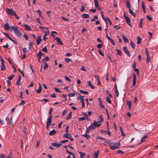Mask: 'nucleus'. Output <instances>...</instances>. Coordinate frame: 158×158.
I'll return each instance as SVG.
<instances>
[{
  "instance_id": "obj_1",
  "label": "nucleus",
  "mask_w": 158,
  "mask_h": 158,
  "mask_svg": "<svg viewBox=\"0 0 158 158\" xmlns=\"http://www.w3.org/2000/svg\"><path fill=\"white\" fill-rule=\"evenodd\" d=\"M120 143L119 142L112 143V145H110V148L112 150L117 149L119 148Z\"/></svg>"
},
{
  "instance_id": "obj_2",
  "label": "nucleus",
  "mask_w": 158,
  "mask_h": 158,
  "mask_svg": "<svg viewBox=\"0 0 158 158\" xmlns=\"http://www.w3.org/2000/svg\"><path fill=\"white\" fill-rule=\"evenodd\" d=\"M10 28L14 30L15 33L18 36L20 37L21 36L22 33L15 26L11 27Z\"/></svg>"
},
{
  "instance_id": "obj_3",
  "label": "nucleus",
  "mask_w": 158,
  "mask_h": 158,
  "mask_svg": "<svg viewBox=\"0 0 158 158\" xmlns=\"http://www.w3.org/2000/svg\"><path fill=\"white\" fill-rule=\"evenodd\" d=\"M6 122L8 123H10L12 126L14 125L13 122L12 121V117L11 115H10L9 114H8L6 118Z\"/></svg>"
},
{
  "instance_id": "obj_4",
  "label": "nucleus",
  "mask_w": 158,
  "mask_h": 158,
  "mask_svg": "<svg viewBox=\"0 0 158 158\" xmlns=\"http://www.w3.org/2000/svg\"><path fill=\"white\" fill-rule=\"evenodd\" d=\"M52 115H51L48 118L46 124V127L47 128L49 127L52 123Z\"/></svg>"
},
{
  "instance_id": "obj_5",
  "label": "nucleus",
  "mask_w": 158,
  "mask_h": 158,
  "mask_svg": "<svg viewBox=\"0 0 158 158\" xmlns=\"http://www.w3.org/2000/svg\"><path fill=\"white\" fill-rule=\"evenodd\" d=\"M145 53L147 56L146 63L147 64H148L149 62L151 61V57L149 52L147 48H146L145 49Z\"/></svg>"
},
{
  "instance_id": "obj_6",
  "label": "nucleus",
  "mask_w": 158,
  "mask_h": 158,
  "mask_svg": "<svg viewBox=\"0 0 158 158\" xmlns=\"http://www.w3.org/2000/svg\"><path fill=\"white\" fill-rule=\"evenodd\" d=\"M6 11L8 14L12 15H13L15 12L13 10H11L8 8L6 9Z\"/></svg>"
},
{
  "instance_id": "obj_7",
  "label": "nucleus",
  "mask_w": 158,
  "mask_h": 158,
  "mask_svg": "<svg viewBox=\"0 0 158 158\" xmlns=\"http://www.w3.org/2000/svg\"><path fill=\"white\" fill-rule=\"evenodd\" d=\"M136 64L135 62H134L132 65V67L134 69V70L137 73V75L139 77V71L138 69L135 68Z\"/></svg>"
},
{
  "instance_id": "obj_8",
  "label": "nucleus",
  "mask_w": 158,
  "mask_h": 158,
  "mask_svg": "<svg viewBox=\"0 0 158 158\" xmlns=\"http://www.w3.org/2000/svg\"><path fill=\"white\" fill-rule=\"evenodd\" d=\"M1 70L2 71L5 69L6 66L5 65V61L2 58H1Z\"/></svg>"
},
{
  "instance_id": "obj_9",
  "label": "nucleus",
  "mask_w": 158,
  "mask_h": 158,
  "mask_svg": "<svg viewBox=\"0 0 158 158\" xmlns=\"http://www.w3.org/2000/svg\"><path fill=\"white\" fill-rule=\"evenodd\" d=\"M43 31L45 33L43 37V40L44 41H46V40L47 39V38H46V37L49 34L50 32L48 30L47 31Z\"/></svg>"
},
{
  "instance_id": "obj_10",
  "label": "nucleus",
  "mask_w": 158,
  "mask_h": 158,
  "mask_svg": "<svg viewBox=\"0 0 158 158\" xmlns=\"http://www.w3.org/2000/svg\"><path fill=\"white\" fill-rule=\"evenodd\" d=\"M42 39L41 35H39L37 36L36 39V44L37 45H39L41 43Z\"/></svg>"
},
{
  "instance_id": "obj_11",
  "label": "nucleus",
  "mask_w": 158,
  "mask_h": 158,
  "mask_svg": "<svg viewBox=\"0 0 158 158\" xmlns=\"http://www.w3.org/2000/svg\"><path fill=\"white\" fill-rule=\"evenodd\" d=\"M41 53H42V52L40 51L37 54V56L38 61L39 62V63L41 62L40 60L42 56H41V55H40V54H41Z\"/></svg>"
},
{
  "instance_id": "obj_12",
  "label": "nucleus",
  "mask_w": 158,
  "mask_h": 158,
  "mask_svg": "<svg viewBox=\"0 0 158 158\" xmlns=\"http://www.w3.org/2000/svg\"><path fill=\"white\" fill-rule=\"evenodd\" d=\"M51 145L52 146L56 147L57 148L60 147L62 145L61 143H51Z\"/></svg>"
},
{
  "instance_id": "obj_13",
  "label": "nucleus",
  "mask_w": 158,
  "mask_h": 158,
  "mask_svg": "<svg viewBox=\"0 0 158 158\" xmlns=\"http://www.w3.org/2000/svg\"><path fill=\"white\" fill-rule=\"evenodd\" d=\"M55 40H56L58 44L60 45H63V43L61 41L60 39L58 37H56Z\"/></svg>"
},
{
  "instance_id": "obj_14",
  "label": "nucleus",
  "mask_w": 158,
  "mask_h": 158,
  "mask_svg": "<svg viewBox=\"0 0 158 158\" xmlns=\"http://www.w3.org/2000/svg\"><path fill=\"white\" fill-rule=\"evenodd\" d=\"M89 130H93L96 128V127H95V124L93 123H91L90 126H89L88 127Z\"/></svg>"
},
{
  "instance_id": "obj_15",
  "label": "nucleus",
  "mask_w": 158,
  "mask_h": 158,
  "mask_svg": "<svg viewBox=\"0 0 158 158\" xmlns=\"http://www.w3.org/2000/svg\"><path fill=\"white\" fill-rule=\"evenodd\" d=\"M136 75L134 73L133 75V85L135 86L136 84Z\"/></svg>"
},
{
  "instance_id": "obj_16",
  "label": "nucleus",
  "mask_w": 158,
  "mask_h": 158,
  "mask_svg": "<svg viewBox=\"0 0 158 158\" xmlns=\"http://www.w3.org/2000/svg\"><path fill=\"white\" fill-rule=\"evenodd\" d=\"M39 89L36 90V92L38 94L40 93L41 92L42 89V88L40 84V83H39Z\"/></svg>"
},
{
  "instance_id": "obj_17",
  "label": "nucleus",
  "mask_w": 158,
  "mask_h": 158,
  "mask_svg": "<svg viewBox=\"0 0 158 158\" xmlns=\"http://www.w3.org/2000/svg\"><path fill=\"white\" fill-rule=\"evenodd\" d=\"M21 78H22V77H21V75H19L18 77V79L17 81L16 84L17 85H20L19 83L20 82V81L21 80Z\"/></svg>"
},
{
  "instance_id": "obj_18",
  "label": "nucleus",
  "mask_w": 158,
  "mask_h": 158,
  "mask_svg": "<svg viewBox=\"0 0 158 158\" xmlns=\"http://www.w3.org/2000/svg\"><path fill=\"white\" fill-rule=\"evenodd\" d=\"M77 94L79 95V97H77V98L78 99H80L81 102H83L84 100V98H83V97H84V96H82L81 95L79 94L78 93H77Z\"/></svg>"
},
{
  "instance_id": "obj_19",
  "label": "nucleus",
  "mask_w": 158,
  "mask_h": 158,
  "mask_svg": "<svg viewBox=\"0 0 158 158\" xmlns=\"http://www.w3.org/2000/svg\"><path fill=\"white\" fill-rule=\"evenodd\" d=\"M94 124H95V127H96V128L98 127H100L101 124L100 123H98V122H97L95 121H94Z\"/></svg>"
},
{
  "instance_id": "obj_20",
  "label": "nucleus",
  "mask_w": 158,
  "mask_h": 158,
  "mask_svg": "<svg viewBox=\"0 0 158 158\" xmlns=\"http://www.w3.org/2000/svg\"><path fill=\"white\" fill-rule=\"evenodd\" d=\"M87 83L88 84L89 86H90L91 88L93 89L95 88L94 86L92 84L90 81H88Z\"/></svg>"
},
{
  "instance_id": "obj_21",
  "label": "nucleus",
  "mask_w": 158,
  "mask_h": 158,
  "mask_svg": "<svg viewBox=\"0 0 158 158\" xmlns=\"http://www.w3.org/2000/svg\"><path fill=\"white\" fill-rule=\"evenodd\" d=\"M56 133V131L55 130L51 131L49 133L50 135H52Z\"/></svg>"
},
{
  "instance_id": "obj_22",
  "label": "nucleus",
  "mask_w": 158,
  "mask_h": 158,
  "mask_svg": "<svg viewBox=\"0 0 158 158\" xmlns=\"http://www.w3.org/2000/svg\"><path fill=\"white\" fill-rule=\"evenodd\" d=\"M63 136L66 138H69L71 137V135L70 134H65L63 135Z\"/></svg>"
},
{
  "instance_id": "obj_23",
  "label": "nucleus",
  "mask_w": 158,
  "mask_h": 158,
  "mask_svg": "<svg viewBox=\"0 0 158 158\" xmlns=\"http://www.w3.org/2000/svg\"><path fill=\"white\" fill-rule=\"evenodd\" d=\"M24 26L26 28V29L27 31H30L31 30V28L27 24H25L24 25Z\"/></svg>"
},
{
  "instance_id": "obj_24",
  "label": "nucleus",
  "mask_w": 158,
  "mask_h": 158,
  "mask_svg": "<svg viewBox=\"0 0 158 158\" xmlns=\"http://www.w3.org/2000/svg\"><path fill=\"white\" fill-rule=\"evenodd\" d=\"M4 28L6 30H8L10 29L9 24L8 23H6L4 25Z\"/></svg>"
},
{
  "instance_id": "obj_25",
  "label": "nucleus",
  "mask_w": 158,
  "mask_h": 158,
  "mask_svg": "<svg viewBox=\"0 0 158 158\" xmlns=\"http://www.w3.org/2000/svg\"><path fill=\"white\" fill-rule=\"evenodd\" d=\"M99 119L98 120V123H100L101 122H102L103 121V119L102 118V116L101 115H100L99 116Z\"/></svg>"
},
{
  "instance_id": "obj_26",
  "label": "nucleus",
  "mask_w": 158,
  "mask_h": 158,
  "mask_svg": "<svg viewBox=\"0 0 158 158\" xmlns=\"http://www.w3.org/2000/svg\"><path fill=\"white\" fill-rule=\"evenodd\" d=\"M148 137L147 135H145L143 136L142 138L140 141L141 143H142L145 141V140Z\"/></svg>"
},
{
  "instance_id": "obj_27",
  "label": "nucleus",
  "mask_w": 158,
  "mask_h": 158,
  "mask_svg": "<svg viewBox=\"0 0 158 158\" xmlns=\"http://www.w3.org/2000/svg\"><path fill=\"white\" fill-rule=\"evenodd\" d=\"M82 16L84 18L87 19L89 17V15L87 14L84 13L82 14Z\"/></svg>"
},
{
  "instance_id": "obj_28",
  "label": "nucleus",
  "mask_w": 158,
  "mask_h": 158,
  "mask_svg": "<svg viewBox=\"0 0 158 158\" xmlns=\"http://www.w3.org/2000/svg\"><path fill=\"white\" fill-rule=\"evenodd\" d=\"M72 112H70L69 114H68L67 116V117L66 118V119L67 120H68L70 119L72 117Z\"/></svg>"
},
{
  "instance_id": "obj_29",
  "label": "nucleus",
  "mask_w": 158,
  "mask_h": 158,
  "mask_svg": "<svg viewBox=\"0 0 158 158\" xmlns=\"http://www.w3.org/2000/svg\"><path fill=\"white\" fill-rule=\"evenodd\" d=\"M123 50L124 52L128 56V51L127 49V47H124L123 48Z\"/></svg>"
},
{
  "instance_id": "obj_30",
  "label": "nucleus",
  "mask_w": 158,
  "mask_h": 158,
  "mask_svg": "<svg viewBox=\"0 0 158 158\" xmlns=\"http://www.w3.org/2000/svg\"><path fill=\"white\" fill-rule=\"evenodd\" d=\"M99 150H98L97 152H95L94 153V158H97L99 155Z\"/></svg>"
},
{
  "instance_id": "obj_31",
  "label": "nucleus",
  "mask_w": 158,
  "mask_h": 158,
  "mask_svg": "<svg viewBox=\"0 0 158 158\" xmlns=\"http://www.w3.org/2000/svg\"><path fill=\"white\" fill-rule=\"evenodd\" d=\"M49 58L48 56H47L42 60V61L43 63H44L45 62L49 61Z\"/></svg>"
},
{
  "instance_id": "obj_32",
  "label": "nucleus",
  "mask_w": 158,
  "mask_h": 158,
  "mask_svg": "<svg viewBox=\"0 0 158 158\" xmlns=\"http://www.w3.org/2000/svg\"><path fill=\"white\" fill-rule=\"evenodd\" d=\"M79 92L81 93H82L86 95L88 94H89V92L88 91L83 90H80L79 91Z\"/></svg>"
},
{
  "instance_id": "obj_33",
  "label": "nucleus",
  "mask_w": 158,
  "mask_h": 158,
  "mask_svg": "<svg viewBox=\"0 0 158 158\" xmlns=\"http://www.w3.org/2000/svg\"><path fill=\"white\" fill-rule=\"evenodd\" d=\"M124 17L126 19L127 23L128 24V17L126 16V14L124 12Z\"/></svg>"
},
{
  "instance_id": "obj_34",
  "label": "nucleus",
  "mask_w": 158,
  "mask_h": 158,
  "mask_svg": "<svg viewBox=\"0 0 158 158\" xmlns=\"http://www.w3.org/2000/svg\"><path fill=\"white\" fill-rule=\"evenodd\" d=\"M137 43L138 44H139L141 43V39L139 37H137Z\"/></svg>"
},
{
  "instance_id": "obj_35",
  "label": "nucleus",
  "mask_w": 158,
  "mask_h": 158,
  "mask_svg": "<svg viewBox=\"0 0 158 158\" xmlns=\"http://www.w3.org/2000/svg\"><path fill=\"white\" fill-rule=\"evenodd\" d=\"M3 33L10 40H11L12 39L9 36V35L6 33L3 32Z\"/></svg>"
},
{
  "instance_id": "obj_36",
  "label": "nucleus",
  "mask_w": 158,
  "mask_h": 158,
  "mask_svg": "<svg viewBox=\"0 0 158 158\" xmlns=\"http://www.w3.org/2000/svg\"><path fill=\"white\" fill-rule=\"evenodd\" d=\"M130 44L131 46V47L133 49H135V45L133 43L132 41H131Z\"/></svg>"
},
{
  "instance_id": "obj_37",
  "label": "nucleus",
  "mask_w": 158,
  "mask_h": 158,
  "mask_svg": "<svg viewBox=\"0 0 158 158\" xmlns=\"http://www.w3.org/2000/svg\"><path fill=\"white\" fill-rule=\"evenodd\" d=\"M129 12L134 17H135V15L134 13H133L132 10L130 9H129Z\"/></svg>"
},
{
  "instance_id": "obj_38",
  "label": "nucleus",
  "mask_w": 158,
  "mask_h": 158,
  "mask_svg": "<svg viewBox=\"0 0 158 158\" xmlns=\"http://www.w3.org/2000/svg\"><path fill=\"white\" fill-rule=\"evenodd\" d=\"M122 37L124 40V41L126 43H128V40L127 39L125 36L123 35H122Z\"/></svg>"
},
{
  "instance_id": "obj_39",
  "label": "nucleus",
  "mask_w": 158,
  "mask_h": 158,
  "mask_svg": "<svg viewBox=\"0 0 158 158\" xmlns=\"http://www.w3.org/2000/svg\"><path fill=\"white\" fill-rule=\"evenodd\" d=\"M94 5L96 8H98V3L97 0H94Z\"/></svg>"
},
{
  "instance_id": "obj_40",
  "label": "nucleus",
  "mask_w": 158,
  "mask_h": 158,
  "mask_svg": "<svg viewBox=\"0 0 158 158\" xmlns=\"http://www.w3.org/2000/svg\"><path fill=\"white\" fill-rule=\"evenodd\" d=\"M106 100L107 102L109 103H111V101L109 97L107 96L106 98Z\"/></svg>"
},
{
  "instance_id": "obj_41",
  "label": "nucleus",
  "mask_w": 158,
  "mask_h": 158,
  "mask_svg": "<svg viewBox=\"0 0 158 158\" xmlns=\"http://www.w3.org/2000/svg\"><path fill=\"white\" fill-rule=\"evenodd\" d=\"M36 11L38 13L39 16L42 18V14L41 11L40 10H36Z\"/></svg>"
},
{
  "instance_id": "obj_42",
  "label": "nucleus",
  "mask_w": 158,
  "mask_h": 158,
  "mask_svg": "<svg viewBox=\"0 0 158 158\" xmlns=\"http://www.w3.org/2000/svg\"><path fill=\"white\" fill-rule=\"evenodd\" d=\"M80 157L81 158H83L84 157V156L85 155V154H84V153L82 152H79Z\"/></svg>"
},
{
  "instance_id": "obj_43",
  "label": "nucleus",
  "mask_w": 158,
  "mask_h": 158,
  "mask_svg": "<svg viewBox=\"0 0 158 158\" xmlns=\"http://www.w3.org/2000/svg\"><path fill=\"white\" fill-rule=\"evenodd\" d=\"M81 136H84L88 139H89L90 137V136L89 135L86 134H85L84 135H81Z\"/></svg>"
},
{
  "instance_id": "obj_44",
  "label": "nucleus",
  "mask_w": 158,
  "mask_h": 158,
  "mask_svg": "<svg viewBox=\"0 0 158 158\" xmlns=\"http://www.w3.org/2000/svg\"><path fill=\"white\" fill-rule=\"evenodd\" d=\"M42 50L45 53H47L48 52V50H47V48L45 46L44 48H43Z\"/></svg>"
},
{
  "instance_id": "obj_45",
  "label": "nucleus",
  "mask_w": 158,
  "mask_h": 158,
  "mask_svg": "<svg viewBox=\"0 0 158 158\" xmlns=\"http://www.w3.org/2000/svg\"><path fill=\"white\" fill-rule=\"evenodd\" d=\"M64 60L65 61L68 63L70 62L71 60V59L69 58H65Z\"/></svg>"
},
{
  "instance_id": "obj_46",
  "label": "nucleus",
  "mask_w": 158,
  "mask_h": 158,
  "mask_svg": "<svg viewBox=\"0 0 158 158\" xmlns=\"http://www.w3.org/2000/svg\"><path fill=\"white\" fill-rule=\"evenodd\" d=\"M75 94L74 93H69L68 94V96L69 97H73L75 96Z\"/></svg>"
},
{
  "instance_id": "obj_47",
  "label": "nucleus",
  "mask_w": 158,
  "mask_h": 158,
  "mask_svg": "<svg viewBox=\"0 0 158 158\" xmlns=\"http://www.w3.org/2000/svg\"><path fill=\"white\" fill-rule=\"evenodd\" d=\"M48 65L45 62L44 63V69H47L48 68Z\"/></svg>"
},
{
  "instance_id": "obj_48",
  "label": "nucleus",
  "mask_w": 158,
  "mask_h": 158,
  "mask_svg": "<svg viewBox=\"0 0 158 158\" xmlns=\"http://www.w3.org/2000/svg\"><path fill=\"white\" fill-rule=\"evenodd\" d=\"M14 77V75L13 74L10 76L8 77H7V79H9L10 80H11L13 79Z\"/></svg>"
},
{
  "instance_id": "obj_49",
  "label": "nucleus",
  "mask_w": 158,
  "mask_h": 158,
  "mask_svg": "<svg viewBox=\"0 0 158 158\" xmlns=\"http://www.w3.org/2000/svg\"><path fill=\"white\" fill-rule=\"evenodd\" d=\"M25 102L23 100H22L21 102L19 104V106H24L25 104Z\"/></svg>"
},
{
  "instance_id": "obj_50",
  "label": "nucleus",
  "mask_w": 158,
  "mask_h": 158,
  "mask_svg": "<svg viewBox=\"0 0 158 158\" xmlns=\"http://www.w3.org/2000/svg\"><path fill=\"white\" fill-rule=\"evenodd\" d=\"M98 53L101 56H104V54L102 52V51L100 50L99 49L98 50Z\"/></svg>"
},
{
  "instance_id": "obj_51",
  "label": "nucleus",
  "mask_w": 158,
  "mask_h": 158,
  "mask_svg": "<svg viewBox=\"0 0 158 158\" xmlns=\"http://www.w3.org/2000/svg\"><path fill=\"white\" fill-rule=\"evenodd\" d=\"M102 46V45L101 44H99L97 45V47L99 49L101 48Z\"/></svg>"
},
{
  "instance_id": "obj_52",
  "label": "nucleus",
  "mask_w": 158,
  "mask_h": 158,
  "mask_svg": "<svg viewBox=\"0 0 158 158\" xmlns=\"http://www.w3.org/2000/svg\"><path fill=\"white\" fill-rule=\"evenodd\" d=\"M85 9V7H84V6H81V8L80 11L81 12H84Z\"/></svg>"
},
{
  "instance_id": "obj_53",
  "label": "nucleus",
  "mask_w": 158,
  "mask_h": 158,
  "mask_svg": "<svg viewBox=\"0 0 158 158\" xmlns=\"http://www.w3.org/2000/svg\"><path fill=\"white\" fill-rule=\"evenodd\" d=\"M99 105L103 108H105V106L103 105V103L102 102H100L99 103Z\"/></svg>"
},
{
  "instance_id": "obj_54",
  "label": "nucleus",
  "mask_w": 158,
  "mask_h": 158,
  "mask_svg": "<svg viewBox=\"0 0 158 158\" xmlns=\"http://www.w3.org/2000/svg\"><path fill=\"white\" fill-rule=\"evenodd\" d=\"M117 54L120 56H121L122 54L121 51L119 50H117Z\"/></svg>"
},
{
  "instance_id": "obj_55",
  "label": "nucleus",
  "mask_w": 158,
  "mask_h": 158,
  "mask_svg": "<svg viewBox=\"0 0 158 158\" xmlns=\"http://www.w3.org/2000/svg\"><path fill=\"white\" fill-rule=\"evenodd\" d=\"M142 7L143 10L145 9V7L143 2L142 4Z\"/></svg>"
},
{
  "instance_id": "obj_56",
  "label": "nucleus",
  "mask_w": 158,
  "mask_h": 158,
  "mask_svg": "<svg viewBox=\"0 0 158 158\" xmlns=\"http://www.w3.org/2000/svg\"><path fill=\"white\" fill-rule=\"evenodd\" d=\"M68 141V140L67 139H64L63 140H62L60 141V143H64Z\"/></svg>"
},
{
  "instance_id": "obj_57",
  "label": "nucleus",
  "mask_w": 158,
  "mask_h": 158,
  "mask_svg": "<svg viewBox=\"0 0 158 158\" xmlns=\"http://www.w3.org/2000/svg\"><path fill=\"white\" fill-rule=\"evenodd\" d=\"M54 89L57 92L60 93L61 92V91L58 88H54Z\"/></svg>"
},
{
  "instance_id": "obj_58",
  "label": "nucleus",
  "mask_w": 158,
  "mask_h": 158,
  "mask_svg": "<svg viewBox=\"0 0 158 158\" xmlns=\"http://www.w3.org/2000/svg\"><path fill=\"white\" fill-rule=\"evenodd\" d=\"M61 18L64 21H69V19H68L65 18L63 16H61Z\"/></svg>"
},
{
  "instance_id": "obj_59",
  "label": "nucleus",
  "mask_w": 158,
  "mask_h": 158,
  "mask_svg": "<svg viewBox=\"0 0 158 158\" xmlns=\"http://www.w3.org/2000/svg\"><path fill=\"white\" fill-rule=\"evenodd\" d=\"M13 15H14L16 19H19V17L17 15L16 12H15V13H14Z\"/></svg>"
},
{
  "instance_id": "obj_60",
  "label": "nucleus",
  "mask_w": 158,
  "mask_h": 158,
  "mask_svg": "<svg viewBox=\"0 0 158 158\" xmlns=\"http://www.w3.org/2000/svg\"><path fill=\"white\" fill-rule=\"evenodd\" d=\"M64 78H65V80L68 81H69V82H70L71 81V80H70L69 79V78L68 77H67V76H65L64 77Z\"/></svg>"
},
{
  "instance_id": "obj_61",
  "label": "nucleus",
  "mask_w": 158,
  "mask_h": 158,
  "mask_svg": "<svg viewBox=\"0 0 158 158\" xmlns=\"http://www.w3.org/2000/svg\"><path fill=\"white\" fill-rule=\"evenodd\" d=\"M146 17H147V19H148V20H149L150 21H152V18H151V17H149L148 15H147V16H146Z\"/></svg>"
},
{
  "instance_id": "obj_62",
  "label": "nucleus",
  "mask_w": 158,
  "mask_h": 158,
  "mask_svg": "<svg viewBox=\"0 0 158 158\" xmlns=\"http://www.w3.org/2000/svg\"><path fill=\"white\" fill-rule=\"evenodd\" d=\"M9 47V45L8 43H7L6 45L2 46V47L5 48H7Z\"/></svg>"
},
{
  "instance_id": "obj_63",
  "label": "nucleus",
  "mask_w": 158,
  "mask_h": 158,
  "mask_svg": "<svg viewBox=\"0 0 158 158\" xmlns=\"http://www.w3.org/2000/svg\"><path fill=\"white\" fill-rule=\"evenodd\" d=\"M89 11L90 12H92L93 13H94L96 12V10L95 9H89Z\"/></svg>"
},
{
  "instance_id": "obj_64",
  "label": "nucleus",
  "mask_w": 158,
  "mask_h": 158,
  "mask_svg": "<svg viewBox=\"0 0 158 158\" xmlns=\"http://www.w3.org/2000/svg\"><path fill=\"white\" fill-rule=\"evenodd\" d=\"M40 141H37L36 144V148H37L38 147V146L40 145Z\"/></svg>"
}]
</instances>
